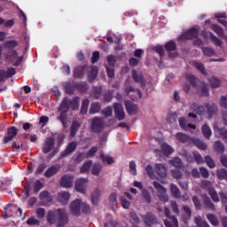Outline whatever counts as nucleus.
<instances>
[{"mask_svg":"<svg viewBox=\"0 0 227 227\" xmlns=\"http://www.w3.org/2000/svg\"><path fill=\"white\" fill-rule=\"evenodd\" d=\"M116 198H117V194L116 192H112L109 196V202L112 205H116Z\"/></svg>","mask_w":227,"mask_h":227,"instance_id":"nucleus-62","label":"nucleus"},{"mask_svg":"<svg viewBox=\"0 0 227 227\" xmlns=\"http://www.w3.org/2000/svg\"><path fill=\"white\" fill-rule=\"evenodd\" d=\"M98 111H100V104L94 103L90 109V114H95V113H98Z\"/></svg>","mask_w":227,"mask_h":227,"instance_id":"nucleus-48","label":"nucleus"},{"mask_svg":"<svg viewBox=\"0 0 227 227\" xmlns=\"http://www.w3.org/2000/svg\"><path fill=\"white\" fill-rule=\"evenodd\" d=\"M124 91L126 95L132 97V100H137V98H141L142 97L141 90L133 87H127Z\"/></svg>","mask_w":227,"mask_h":227,"instance_id":"nucleus-6","label":"nucleus"},{"mask_svg":"<svg viewBox=\"0 0 227 227\" xmlns=\"http://www.w3.org/2000/svg\"><path fill=\"white\" fill-rule=\"evenodd\" d=\"M77 148V143L71 142L67 149L62 153V157H67V155H70L75 149Z\"/></svg>","mask_w":227,"mask_h":227,"instance_id":"nucleus-24","label":"nucleus"},{"mask_svg":"<svg viewBox=\"0 0 227 227\" xmlns=\"http://www.w3.org/2000/svg\"><path fill=\"white\" fill-rule=\"evenodd\" d=\"M27 224H28L29 226H38V224H40V221L33 216L27 221Z\"/></svg>","mask_w":227,"mask_h":227,"instance_id":"nucleus-51","label":"nucleus"},{"mask_svg":"<svg viewBox=\"0 0 227 227\" xmlns=\"http://www.w3.org/2000/svg\"><path fill=\"white\" fill-rule=\"evenodd\" d=\"M58 201L62 205H67L70 201V193L67 192H60L58 195Z\"/></svg>","mask_w":227,"mask_h":227,"instance_id":"nucleus-19","label":"nucleus"},{"mask_svg":"<svg viewBox=\"0 0 227 227\" xmlns=\"http://www.w3.org/2000/svg\"><path fill=\"white\" fill-rule=\"evenodd\" d=\"M121 205L122 207V208H129L130 207V202L129 200H127V199H125L124 197H121Z\"/></svg>","mask_w":227,"mask_h":227,"instance_id":"nucleus-58","label":"nucleus"},{"mask_svg":"<svg viewBox=\"0 0 227 227\" xmlns=\"http://www.w3.org/2000/svg\"><path fill=\"white\" fill-rule=\"evenodd\" d=\"M91 164H92L91 160H88V161L84 162L80 169L81 173H88V171H90V168L92 166Z\"/></svg>","mask_w":227,"mask_h":227,"instance_id":"nucleus-40","label":"nucleus"},{"mask_svg":"<svg viewBox=\"0 0 227 227\" xmlns=\"http://www.w3.org/2000/svg\"><path fill=\"white\" fill-rule=\"evenodd\" d=\"M169 164H172V166H174V168H182V160H180V158L178 157H175L172 160H169Z\"/></svg>","mask_w":227,"mask_h":227,"instance_id":"nucleus-38","label":"nucleus"},{"mask_svg":"<svg viewBox=\"0 0 227 227\" xmlns=\"http://www.w3.org/2000/svg\"><path fill=\"white\" fill-rule=\"evenodd\" d=\"M209 82H210L212 88H219V86H221V80H219L215 77H211L209 79Z\"/></svg>","mask_w":227,"mask_h":227,"instance_id":"nucleus-44","label":"nucleus"},{"mask_svg":"<svg viewBox=\"0 0 227 227\" xmlns=\"http://www.w3.org/2000/svg\"><path fill=\"white\" fill-rule=\"evenodd\" d=\"M193 157L197 162V164H203V157L198 152H193Z\"/></svg>","mask_w":227,"mask_h":227,"instance_id":"nucleus-56","label":"nucleus"},{"mask_svg":"<svg viewBox=\"0 0 227 227\" xmlns=\"http://www.w3.org/2000/svg\"><path fill=\"white\" fill-rule=\"evenodd\" d=\"M92 130L94 132H100L104 128V121L102 119H94L91 123Z\"/></svg>","mask_w":227,"mask_h":227,"instance_id":"nucleus-18","label":"nucleus"},{"mask_svg":"<svg viewBox=\"0 0 227 227\" xmlns=\"http://www.w3.org/2000/svg\"><path fill=\"white\" fill-rule=\"evenodd\" d=\"M98 198H100V190L95 189L92 192V203L94 205H97V203H98Z\"/></svg>","mask_w":227,"mask_h":227,"instance_id":"nucleus-41","label":"nucleus"},{"mask_svg":"<svg viewBox=\"0 0 227 227\" xmlns=\"http://www.w3.org/2000/svg\"><path fill=\"white\" fill-rule=\"evenodd\" d=\"M206 164L211 169L215 168V163H214V160L210 158V156H206L205 157Z\"/></svg>","mask_w":227,"mask_h":227,"instance_id":"nucleus-55","label":"nucleus"},{"mask_svg":"<svg viewBox=\"0 0 227 227\" xmlns=\"http://www.w3.org/2000/svg\"><path fill=\"white\" fill-rule=\"evenodd\" d=\"M98 150V149L97 147H92L88 153H82L78 154L75 159L76 162H81L82 159H87V157H93V155L97 153Z\"/></svg>","mask_w":227,"mask_h":227,"instance_id":"nucleus-12","label":"nucleus"},{"mask_svg":"<svg viewBox=\"0 0 227 227\" xmlns=\"http://www.w3.org/2000/svg\"><path fill=\"white\" fill-rule=\"evenodd\" d=\"M165 49L166 51H168V52H169V58H176V45L175 44V43H173V41L167 43L165 45Z\"/></svg>","mask_w":227,"mask_h":227,"instance_id":"nucleus-13","label":"nucleus"},{"mask_svg":"<svg viewBox=\"0 0 227 227\" xmlns=\"http://www.w3.org/2000/svg\"><path fill=\"white\" fill-rule=\"evenodd\" d=\"M81 127V125L79 124V122L74 121L72 124L71 127V136L74 137V136H75V134H77V130H79V128Z\"/></svg>","mask_w":227,"mask_h":227,"instance_id":"nucleus-45","label":"nucleus"},{"mask_svg":"<svg viewBox=\"0 0 227 227\" xmlns=\"http://www.w3.org/2000/svg\"><path fill=\"white\" fill-rule=\"evenodd\" d=\"M18 132H19V129H17V128L15 127L10 128L7 131V136L4 137V143H10V141H12V139H13L15 136H17Z\"/></svg>","mask_w":227,"mask_h":227,"instance_id":"nucleus-15","label":"nucleus"},{"mask_svg":"<svg viewBox=\"0 0 227 227\" xmlns=\"http://www.w3.org/2000/svg\"><path fill=\"white\" fill-rule=\"evenodd\" d=\"M52 148H54V138L52 137L46 138L43 147V153H49V152H51Z\"/></svg>","mask_w":227,"mask_h":227,"instance_id":"nucleus-16","label":"nucleus"},{"mask_svg":"<svg viewBox=\"0 0 227 227\" xmlns=\"http://www.w3.org/2000/svg\"><path fill=\"white\" fill-rule=\"evenodd\" d=\"M8 59H11L13 65L17 67L22 62V56H20L17 51H12V54L8 57Z\"/></svg>","mask_w":227,"mask_h":227,"instance_id":"nucleus-17","label":"nucleus"},{"mask_svg":"<svg viewBox=\"0 0 227 227\" xmlns=\"http://www.w3.org/2000/svg\"><path fill=\"white\" fill-rule=\"evenodd\" d=\"M13 75H15V69L13 67L7 69V71L3 74V77L7 78L12 77Z\"/></svg>","mask_w":227,"mask_h":227,"instance_id":"nucleus-54","label":"nucleus"},{"mask_svg":"<svg viewBox=\"0 0 227 227\" xmlns=\"http://www.w3.org/2000/svg\"><path fill=\"white\" fill-rule=\"evenodd\" d=\"M40 200L45 203H49V201H52V197H51V193H49V192H43L40 194Z\"/></svg>","mask_w":227,"mask_h":227,"instance_id":"nucleus-34","label":"nucleus"},{"mask_svg":"<svg viewBox=\"0 0 227 227\" xmlns=\"http://www.w3.org/2000/svg\"><path fill=\"white\" fill-rule=\"evenodd\" d=\"M161 152L166 157H168V155H171V153H173L175 150L173 149V147H171V145L163 143L161 145Z\"/></svg>","mask_w":227,"mask_h":227,"instance_id":"nucleus-25","label":"nucleus"},{"mask_svg":"<svg viewBox=\"0 0 227 227\" xmlns=\"http://www.w3.org/2000/svg\"><path fill=\"white\" fill-rule=\"evenodd\" d=\"M88 106H90V101L88 99H84L82 101L81 113L82 114H86L88 113Z\"/></svg>","mask_w":227,"mask_h":227,"instance_id":"nucleus-46","label":"nucleus"},{"mask_svg":"<svg viewBox=\"0 0 227 227\" xmlns=\"http://www.w3.org/2000/svg\"><path fill=\"white\" fill-rule=\"evenodd\" d=\"M209 36L212 40V42H214L215 45H218L221 46L222 45V42L221 40H219L217 37H215L212 33H209Z\"/></svg>","mask_w":227,"mask_h":227,"instance_id":"nucleus-61","label":"nucleus"},{"mask_svg":"<svg viewBox=\"0 0 227 227\" xmlns=\"http://www.w3.org/2000/svg\"><path fill=\"white\" fill-rule=\"evenodd\" d=\"M202 134L207 139H210V136H212V129L207 124L202 126Z\"/></svg>","mask_w":227,"mask_h":227,"instance_id":"nucleus-33","label":"nucleus"},{"mask_svg":"<svg viewBox=\"0 0 227 227\" xmlns=\"http://www.w3.org/2000/svg\"><path fill=\"white\" fill-rule=\"evenodd\" d=\"M198 36V29L192 28L184 32L180 37V40H192V38H196Z\"/></svg>","mask_w":227,"mask_h":227,"instance_id":"nucleus-11","label":"nucleus"},{"mask_svg":"<svg viewBox=\"0 0 227 227\" xmlns=\"http://www.w3.org/2000/svg\"><path fill=\"white\" fill-rule=\"evenodd\" d=\"M132 77L135 82H138L139 84H141V86H145V79H143V76L137 74V72L133 71Z\"/></svg>","mask_w":227,"mask_h":227,"instance_id":"nucleus-32","label":"nucleus"},{"mask_svg":"<svg viewBox=\"0 0 227 227\" xmlns=\"http://www.w3.org/2000/svg\"><path fill=\"white\" fill-rule=\"evenodd\" d=\"M145 171H146L148 176H150V178L155 177V173L153 172V167H152L151 165H147L145 167Z\"/></svg>","mask_w":227,"mask_h":227,"instance_id":"nucleus-53","label":"nucleus"},{"mask_svg":"<svg viewBox=\"0 0 227 227\" xmlns=\"http://www.w3.org/2000/svg\"><path fill=\"white\" fill-rule=\"evenodd\" d=\"M192 65L195 68H197V70H199V72H200L201 74H203L205 75V74H207V71H205V66L200 63V62H196L193 61Z\"/></svg>","mask_w":227,"mask_h":227,"instance_id":"nucleus-36","label":"nucleus"},{"mask_svg":"<svg viewBox=\"0 0 227 227\" xmlns=\"http://www.w3.org/2000/svg\"><path fill=\"white\" fill-rule=\"evenodd\" d=\"M47 217L50 224H56L57 223L59 226H65L68 223V213L65 209L50 211Z\"/></svg>","mask_w":227,"mask_h":227,"instance_id":"nucleus-2","label":"nucleus"},{"mask_svg":"<svg viewBox=\"0 0 227 227\" xmlns=\"http://www.w3.org/2000/svg\"><path fill=\"white\" fill-rule=\"evenodd\" d=\"M91 174L94 175V176H98L102 171V165L99 163H94L90 167Z\"/></svg>","mask_w":227,"mask_h":227,"instance_id":"nucleus-27","label":"nucleus"},{"mask_svg":"<svg viewBox=\"0 0 227 227\" xmlns=\"http://www.w3.org/2000/svg\"><path fill=\"white\" fill-rule=\"evenodd\" d=\"M98 74V69L97 67H91L90 73L89 74V81H93L97 74Z\"/></svg>","mask_w":227,"mask_h":227,"instance_id":"nucleus-49","label":"nucleus"},{"mask_svg":"<svg viewBox=\"0 0 227 227\" xmlns=\"http://www.w3.org/2000/svg\"><path fill=\"white\" fill-rule=\"evenodd\" d=\"M202 52H203L204 56H207V58H210V57L215 55V51H214V50H212L211 48H208V47L202 48Z\"/></svg>","mask_w":227,"mask_h":227,"instance_id":"nucleus-43","label":"nucleus"},{"mask_svg":"<svg viewBox=\"0 0 227 227\" xmlns=\"http://www.w3.org/2000/svg\"><path fill=\"white\" fill-rule=\"evenodd\" d=\"M170 191L172 192V196H174V198H180L181 194H180V190L178 189V187L175 184H170Z\"/></svg>","mask_w":227,"mask_h":227,"instance_id":"nucleus-39","label":"nucleus"},{"mask_svg":"<svg viewBox=\"0 0 227 227\" xmlns=\"http://www.w3.org/2000/svg\"><path fill=\"white\" fill-rule=\"evenodd\" d=\"M207 219L209 223L213 224V226H217L219 224V220H217V217L214 215H207Z\"/></svg>","mask_w":227,"mask_h":227,"instance_id":"nucleus-50","label":"nucleus"},{"mask_svg":"<svg viewBox=\"0 0 227 227\" xmlns=\"http://www.w3.org/2000/svg\"><path fill=\"white\" fill-rule=\"evenodd\" d=\"M215 17H216V19H219L218 22H220V24H223V26H226L227 21H226V20H224V17H226V13L218 12V13L215 14Z\"/></svg>","mask_w":227,"mask_h":227,"instance_id":"nucleus-37","label":"nucleus"},{"mask_svg":"<svg viewBox=\"0 0 227 227\" xmlns=\"http://www.w3.org/2000/svg\"><path fill=\"white\" fill-rule=\"evenodd\" d=\"M60 168L61 167L59 165H55L49 168L45 172V176H47L48 178H51V176L56 175L57 171H59Z\"/></svg>","mask_w":227,"mask_h":227,"instance_id":"nucleus-28","label":"nucleus"},{"mask_svg":"<svg viewBox=\"0 0 227 227\" xmlns=\"http://www.w3.org/2000/svg\"><path fill=\"white\" fill-rule=\"evenodd\" d=\"M192 143H193V145H196L199 150H207V144L198 138H193L192 140Z\"/></svg>","mask_w":227,"mask_h":227,"instance_id":"nucleus-31","label":"nucleus"},{"mask_svg":"<svg viewBox=\"0 0 227 227\" xmlns=\"http://www.w3.org/2000/svg\"><path fill=\"white\" fill-rule=\"evenodd\" d=\"M129 171L131 173V175H137V170L136 169V162L134 161H130L129 162Z\"/></svg>","mask_w":227,"mask_h":227,"instance_id":"nucleus-60","label":"nucleus"},{"mask_svg":"<svg viewBox=\"0 0 227 227\" xmlns=\"http://www.w3.org/2000/svg\"><path fill=\"white\" fill-rule=\"evenodd\" d=\"M153 187L158 191V198L160 200V201H163L166 203V201H168L169 197H168V194L166 193V188L162 186V184H159L158 182L153 183Z\"/></svg>","mask_w":227,"mask_h":227,"instance_id":"nucleus-5","label":"nucleus"},{"mask_svg":"<svg viewBox=\"0 0 227 227\" xmlns=\"http://www.w3.org/2000/svg\"><path fill=\"white\" fill-rule=\"evenodd\" d=\"M176 137L180 143H192V140L194 139L184 133H177Z\"/></svg>","mask_w":227,"mask_h":227,"instance_id":"nucleus-22","label":"nucleus"},{"mask_svg":"<svg viewBox=\"0 0 227 227\" xmlns=\"http://www.w3.org/2000/svg\"><path fill=\"white\" fill-rule=\"evenodd\" d=\"M70 107L73 110L79 109V98H74L72 100L66 98L62 101L59 108V111L60 113V116L59 117V120L61 121L63 127H67V122H66L67 111H68Z\"/></svg>","mask_w":227,"mask_h":227,"instance_id":"nucleus-1","label":"nucleus"},{"mask_svg":"<svg viewBox=\"0 0 227 227\" xmlns=\"http://www.w3.org/2000/svg\"><path fill=\"white\" fill-rule=\"evenodd\" d=\"M195 223L197 224L198 227H210L208 226V223L207 222L201 220L200 216L195 217Z\"/></svg>","mask_w":227,"mask_h":227,"instance_id":"nucleus-47","label":"nucleus"},{"mask_svg":"<svg viewBox=\"0 0 227 227\" xmlns=\"http://www.w3.org/2000/svg\"><path fill=\"white\" fill-rule=\"evenodd\" d=\"M202 189H207L208 191L209 196L215 201V203H219V195L217 192L212 187L210 181L204 180L201 182Z\"/></svg>","mask_w":227,"mask_h":227,"instance_id":"nucleus-4","label":"nucleus"},{"mask_svg":"<svg viewBox=\"0 0 227 227\" xmlns=\"http://www.w3.org/2000/svg\"><path fill=\"white\" fill-rule=\"evenodd\" d=\"M84 74V69L82 67H78L74 70V77H81Z\"/></svg>","mask_w":227,"mask_h":227,"instance_id":"nucleus-64","label":"nucleus"},{"mask_svg":"<svg viewBox=\"0 0 227 227\" xmlns=\"http://www.w3.org/2000/svg\"><path fill=\"white\" fill-rule=\"evenodd\" d=\"M214 129L215 136H221L224 142L227 143V130L224 129H219V126L217 125H215Z\"/></svg>","mask_w":227,"mask_h":227,"instance_id":"nucleus-21","label":"nucleus"},{"mask_svg":"<svg viewBox=\"0 0 227 227\" xmlns=\"http://www.w3.org/2000/svg\"><path fill=\"white\" fill-rule=\"evenodd\" d=\"M198 93L201 97H207L208 95V86L207 83H200Z\"/></svg>","mask_w":227,"mask_h":227,"instance_id":"nucleus-29","label":"nucleus"},{"mask_svg":"<svg viewBox=\"0 0 227 227\" xmlns=\"http://www.w3.org/2000/svg\"><path fill=\"white\" fill-rule=\"evenodd\" d=\"M144 223L145 224H147V226L153 224V223H155V216L152 213H148L144 217Z\"/></svg>","mask_w":227,"mask_h":227,"instance_id":"nucleus-30","label":"nucleus"},{"mask_svg":"<svg viewBox=\"0 0 227 227\" xmlns=\"http://www.w3.org/2000/svg\"><path fill=\"white\" fill-rule=\"evenodd\" d=\"M220 106L222 107H224V109H227V95L222 96V98L220 99Z\"/></svg>","mask_w":227,"mask_h":227,"instance_id":"nucleus-63","label":"nucleus"},{"mask_svg":"<svg viewBox=\"0 0 227 227\" xmlns=\"http://www.w3.org/2000/svg\"><path fill=\"white\" fill-rule=\"evenodd\" d=\"M101 159L103 162H107L108 164H113V162H114V160L111 156L101 154Z\"/></svg>","mask_w":227,"mask_h":227,"instance_id":"nucleus-57","label":"nucleus"},{"mask_svg":"<svg viewBox=\"0 0 227 227\" xmlns=\"http://www.w3.org/2000/svg\"><path fill=\"white\" fill-rule=\"evenodd\" d=\"M216 175L220 180H226L227 181V171L224 168H221L217 170Z\"/></svg>","mask_w":227,"mask_h":227,"instance_id":"nucleus-42","label":"nucleus"},{"mask_svg":"<svg viewBox=\"0 0 227 227\" xmlns=\"http://www.w3.org/2000/svg\"><path fill=\"white\" fill-rule=\"evenodd\" d=\"M125 106L129 114H136L137 113V106L132 104L130 101H126Z\"/></svg>","mask_w":227,"mask_h":227,"instance_id":"nucleus-23","label":"nucleus"},{"mask_svg":"<svg viewBox=\"0 0 227 227\" xmlns=\"http://www.w3.org/2000/svg\"><path fill=\"white\" fill-rule=\"evenodd\" d=\"M10 210H18L20 213V215H22V210L20 207H17L13 205L6 206L5 207V213L4 215V219H8V217H12V214H10Z\"/></svg>","mask_w":227,"mask_h":227,"instance_id":"nucleus-20","label":"nucleus"},{"mask_svg":"<svg viewBox=\"0 0 227 227\" xmlns=\"http://www.w3.org/2000/svg\"><path fill=\"white\" fill-rule=\"evenodd\" d=\"M60 185L66 189L72 187L74 185V176L66 175L62 176L60 180Z\"/></svg>","mask_w":227,"mask_h":227,"instance_id":"nucleus-7","label":"nucleus"},{"mask_svg":"<svg viewBox=\"0 0 227 227\" xmlns=\"http://www.w3.org/2000/svg\"><path fill=\"white\" fill-rule=\"evenodd\" d=\"M169 214H170L169 208L165 207V215L167 217H168L171 222V223H169L168 220H165L164 221L165 226L166 227H178V220H176L175 218V216H170Z\"/></svg>","mask_w":227,"mask_h":227,"instance_id":"nucleus-8","label":"nucleus"},{"mask_svg":"<svg viewBox=\"0 0 227 227\" xmlns=\"http://www.w3.org/2000/svg\"><path fill=\"white\" fill-rule=\"evenodd\" d=\"M215 150L220 153L224 152V145H223L221 141H216L215 144Z\"/></svg>","mask_w":227,"mask_h":227,"instance_id":"nucleus-52","label":"nucleus"},{"mask_svg":"<svg viewBox=\"0 0 227 227\" xmlns=\"http://www.w3.org/2000/svg\"><path fill=\"white\" fill-rule=\"evenodd\" d=\"M88 184L87 178H79L76 180L75 189L78 192L84 194L86 192V184Z\"/></svg>","mask_w":227,"mask_h":227,"instance_id":"nucleus-9","label":"nucleus"},{"mask_svg":"<svg viewBox=\"0 0 227 227\" xmlns=\"http://www.w3.org/2000/svg\"><path fill=\"white\" fill-rule=\"evenodd\" d=\"M179 125L181 127V129H183V130H188V129H196V125L194 124H190L185 121V118L181 117L179 119Z\"/></svg>","mask_w":227,"mask_h":227,"instance_id":"nucleus-26","label":"nucleus"},{"mask_svg":"<svg viewBox=\"0 0 227 227\" xmlns=\"http://www.w3.org/2000/svg\"><path fill=\"white\" fill-rule=\"evenodd\" d=\"M154 170L159 176H161V178L166 177L168 175V168H166V166H164L162 163H156L154 165Z\"/></svg>","mask_w":227,"mask_h":227,"instance_id":"nucleus-10","label":"nucleus"},{"mask_svg":"<svg viewBox=\"0 0 227 227\" xmlns=\"http://www.w3.org/2000/svg\"><path fill=\"white\" fill-rule=\"evenodd\" d=\"M115 116L119 121L125 119V112L123 111V106L121 104L114 105Z\"/></svg>","mask_w":227,"mask_h":227,"instance_id":"nucleus-14","label":"nucleus"},{"mask_svg":"<svg viewBox=\"0 0 227 227\" xmlns=\"http://www.w3.org/2000/svg\"><path fill=\"white\" fill-rule=\"evenodd\" d=\"M102 114L106 116V118H109V116H113V108L106 107L102 111Z\"/></svg>","mask_w":227,"mask_h":227,"instance_id":"nucleus-59","label":"nucleus"},{"mask_svg":"<svg viewBox=\"0 0 227 227\" xmlns=\"http://www.w3.org/2000/svg\"><path fill=\"white\" fill-rule=\"evenodd\" d=\"M205 109L207 110V113L210 116L217 113V106L215 104L206 105Z\"/></svg>","mask_w":227,"mask_h":227,"instance_id":"nucleus-35","label":"nucleus"},{"mask_svg":"<svg viewBox=\"0 0 227 227\" xmlns=\"http://www.w3.org/2000/svg\"><path fill=\"white\" fill-rule=\"evenodd\" d=\"M69 210L72 215L79 217L81 214H91V207L90 204L76 199L70 203Z\"/></svg>","mask_w":227,"mask_h":227,"instance_id":"nucleus-3","label":"nucleus"}]
</instances>
